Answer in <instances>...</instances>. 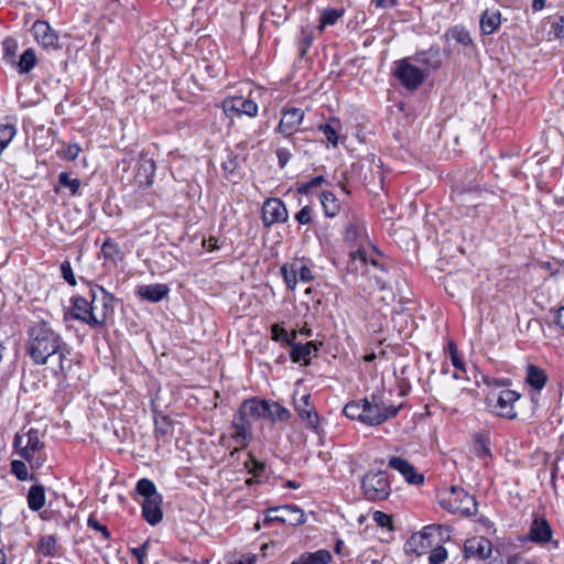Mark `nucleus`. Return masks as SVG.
I'll list each match as a JSON object with an SVG mask.
<instances>
[{"label": "nucleus", "mask_w": 564, "mask_h": 564, "mask_svg": "<svg viewBox=\"0 0 564 564\" xmlns=\"http://www.w3.org/2000/svg\"><path fill=\"white\" fill-rule=\"evenodd\" d=\"M25 351L35 365H51L55 376H66L72 369V347L46 321L39 319L30 324Z\"/></svg>", "instance_id": "1"}, {"label": "nucleus", "mask_w": 564, "mask_h": 564, "mask_svg": "<svg viewBox=\"0 0 564 564\" xmlns=\"http://www.w3.org/2000/svg\"><path fill=\"white\" fill-rule=\"evenodd\" d=\"M44 433L37 429H29L25 433H17L13 440L15 453L25 459L32 469L41 468L45 462L43 441Z\"/></svg>", "instance_id": "2"}, {"label": "nucleus", "mask_w": 564, "mask_h": 564, "mask_svg": "<svg viewBox=\"0 0 564 564\" xmlns=\"http://www.w3.org/2000/svg\"><path fill=\"white\" fill-rule=\"evenodd\" d=\"M123 172L121 182L126 186H132L135 189L150 187L153 184L155 173V162L153 159L142 154L138 160L123 161Z\"/></svg>", "instance_id": "3"}, {"label": "nucleus", "mask_w": 564, "mask_h": 564, "mask_svg": "<svg viewBox=\"0 0 564 564\" xmlns=\"http://www.w3.org/2000/svg\"><path fill=\"white\" fill-rule=\"evenodd\" d=\"M137 492L144 498L142 503V516L144 520L156 525L163 519L162 496L158 492L154 482L148 478H142L137 482Z\"/></svg>", "instance_id": "4"}, {"label": "nucleus", "mask_w": 564, "mask_h": 564, "mask_svg": "<svg viewBox=\"0 0 564 564\" xmlns=\"http://www.w3.org/2000/svg\"><path fill=\"white\" fill-rule=\"evenodd\" d=\"M364 423L367 425H380L397 416L400 406L388 403L383 394L373 393L364 399Z\"/></svg>", "instance_id": "5"}, {"label": "nucleus", "mask_w": 564, "mask_h": 564, "mask_svg": "<svg viewBox=\"0 0 564 564\" xmlns=\"http://www.w3.org/2000/svg\"><path fill=\"white\" fill-rule=\"evenodd\" d=\"M364 496L369 501L386 500L391 494V485L386 471H369L361 480Z\"/></svg>", "instance_id": "6"}, {"label": "nucleus", "mask_w": 564, "mask_h": 564, "mask_svg": "<svg viewBox=\"0 0 564 564\" xmlns=\"http://www.w3.org/2000/svg\"><path fill=\"white\" fill-rule=\"evenodd\" d=\"M89 297H93V313L98 321V327L104 326L115 310V296L102 286H89Z\"/></svg>", "instance_id": "7"}, {"label": "nucleus", "mask_w": 564, "mask_h": 564, "mask_svg": "<svg viewBox=\"0 0 564 564\" xmlns=\"http://www.w3.org/2000/svg\"><path fill=\"white\" fill-rule=\"evenodd\" d=\"M443 507L453 513L475 514L477 503L475 498L463 488L452 487L442 502Z\"/></svg>", "instance_id": "8"}, {"label": "nucleus", "mask_w": 564, "mask_h": 564, "mask_svg": "<svg viewBox=\"0 0 564 564\" xmlns=\"http://www.w3.org/2000/svg\"><path fill=\"white\" fill-rule=\"evenodd\" d=\"M345 237L347 241H351L359 246L357 250L350 252L352 262L359 261L361 264H367L369 259L364 250V240L367 237L365 223L360 219H354L350 221L346 227ZM370 262L375 267L378 264L375 259H370Z\"/></svg>", "instance_id": "9"}, {"label": "nucleus", "mask_w": 564, "mask_h": 564, "mask_svg": "<svg viewBox=\"0 0 564 564\" xmlns=\"http://www.w3.org/2000/svg\"><path fill=\"white\" fill-rule=\"evenodd\" d=\"M411 61L412 57H406L397 62L394 75L405 88L415 89L425 80L427 74Z\"/></svg>", "instance_id": "10"}, {"label": "nucleus", "mask_w": 564, "mask_h": 564, "mask_svg": "<svg viewBox=\"0 0 564 564\" xmlns=\"http://www.w3.org/2000/svg\"><path fill=\"white\" fill-rule=\"evenodd\" d=\"M274 521L290 525H300L305 522V514L300 508L291 505L270 508L263 519V524L267 525Z\"/></svg>", "instance_id": "11"}, {"label": "nucleus", "mask_w": 564, "mask_h": 564, "mask_svg": "<svg viewBox=\"0 0 564 564\" xmlns=\"http://www.w3.org/2000/svg\"><path fill=\"white\" fill-rule=\"evenodd\" d=\"M495 399V403L491 405L492 411L501 416L509 420L517 417L514 410V403L520 399V394L513 390H502L498 395L492 394L488 397V401L491 402Z\"/></svg>", "instance_id": "12"}, {"label": "nucleus", "mask_w": 564, "mask_h": 564, "mask_svg": "<svg viewBox=\"0 0 564 564\" xmlns=\"http://www.w3.org/2000/svg\"><path fill=\"white\" fill-rule=\"evenodd\" d=\"M438 530V525H427L424 527L421 532L413 533L405 544V552L415 554L416 556L426 554L433 545V533Z\"/></svg>", "instance_id": "13"}, {"label": "nucleus", "mask_w": 564, "mask_h": 564, "mask_svg": "<svg viewBox=\"0 0 564 564\" xmlns=\"http://www.w3.org/2000/svg\"><path fill=\"white\" fill-rule=\"evenodd\" d=\"M230 427L232 429L231 440L237 445L231 452V455H234L235 452L246 448L248 444L252 441V423L242 419L239 414L235 413Z\"/></svg>", "instance_id": "14"}, {"label": "nucleus", "mask_w": 564, "mask_h": 564, "mask_svg": "<svg viewBox=\"0 0 564 564\" xmlns=\"http://www.w3.org/2000/svg\"><path fill=\"white\" fill-rule=\"evenodd\" d=\"M223 109L228 116H241L254 117L258 113V105L248 98L242 96H235L226 98L223 101Z\"/></svg>", "instance_id": "15"}, {"label": "nucleus", "mask_w": 564, "mask_h": 564, "mask_svg": "<svg viewBox=\"0 0 564 564\" xmlns=\"http://www.w3.org/2000/svg\"><path fill=\"white\" fill-rule=\"evenodd\" d=\"M304 119V111L300 108H288L282 112V118L275 128V132L283 134L294 143L292 138L297 127Z\"/></svg>", "instance_id": "16"}, {"label": "nucleus", "mask_w": 564, "mask_h": 564, "mask_svg": "<svg viewBox=\"0 0 564 564\" xmlns=\"http://www.w3.org/2000/svg\"><path fill=\"white\" fill-rule=\"evenodd\" d=\"M288 209L279 198H269L262 206V223L264 227H271L278 223L288 220Z\"/></svg>", "instance_id": "17"}, {"label": "nucleus", "mask_w": 564, "mask_h": 564, "mask_svg": "<svg viewBox=\"0 0 564 564\" xmlns=\"http://www.w3.org/2000/svg\"><path fill=\"white\" fill-rule=\"evenodd\" d=\"M73 318L87 324L90 327H98V321L93 311V297L86 299L82 295L72 297Z\"/></svg>", "instance_id": "18"}, {"label": "nucleus", "mask_w": 564, "mask_h": 564, "mask_svg": "<svg viewBox=\"0 0 564 564\" xmlns=\"http://www.w3.org/2000/svg\"><path fill=\"white\" fill-rule=\"evenodd\" d=\"M294 409L299 416L306 422V427L316 432L319 425V416L311 402V395L304 394L295 400Z\"/></svg>", "instance_id": "19"}, {"label": "nucleus", "mask_w": 564, "mask_h": 564, "mask_svg": "<svg viewBox=\"0 0 564 564\" xmlns=\"http://www.w3.org/2000/svg\"><path fill=\"white\" fill-rule=\"evenodd\" d=\"M412 59L424 66L426 74L429 75L432 70L438 69L443 64V53L436 45H432L430 48L417 52Z\"/></svg>", "instance_id": "20"}, {"label": "nucleus", "mask_w": 564, "mask_h": 564, "mask_svg": "<svg viewBox=\"0 0 564 564\" xmlns=\"http://www.w3.org/2000/svg\"><path fill=\"white\" fill-rule=\"evenodd\" d=\"M491 542L484 536L468 539L464 544L466 558L486 560L491 555Z\"/></svg>", "instance_id": "21"}, {"label": "nucleus", "mask_w": 564, "mask_h": 564, "mask_svg": "<svg viewBox=\"0 0 564 564\" xmlns=\"http://www.w3.org/2000/svg\"><path fill=\"white\" fill-rule=\"evenodd\" d=\"M388 466L400 473L404 479L412 485H420L424 481V476L416 471L413 465L402 457L392 456Z\"/></svg>", "instance_id": "22"}, {"label": "nucleus", "mask_w": 564, "mask_h": 564, "mask_svg": "<svg viewBox=\"0 0 564 564\" xmlns=\"http://www.w3.org/2000/svg\"><path fill=\"white\" fill-rule=\"evenodd\" d=\"M36 42L46 48H57V34L46 21L37 20L32 26Z\"/></svg>", "instance_id": "23"}, {"label": "nucleus", "mask_w": 564, "mask_h": 564, "mask_svg": "<svg viewBox=\"0 0 564 564\" xmlns=\"http://www.w3.org/2000/svg\"><path fill=\"white\" fill-rule=\"evenodd\" d=\"M236 413L252 423L265 416V400L258 398L245 400Z\"/></svg>", "instance_id": "24"}, {"label": "nucleus", "mask_w": 564, "mask_h": 564, "mask_svg": "<svg viewBox=\"0 0 564 564\" xmlns=\"http://www.w3.org/2000/svg\"><path fill=\"white\" fill-rule=\"evenodd\" d=\"M552 539V529L549 522L543 518L533 519L530 531L529 540L534 543H547Z\"/></svg>", "instance_id": "25"}, {"label": "nucleus", "mask_w": 564, "mask_h": 564, "mask_svg": "<svg viewBox=\"0 0 564 564\" xmlns=\"http://www.w3.org/2000/svg\"><path fill=\"white\" fill-rule=\"evenodd\" d=\"M547 380L549 376L541 367L533 364H529L525 367L524 381L529 384L533 392L539 393L545 387Z\"/></svg>", "instance_id": "26"}, {"label": "nucleus", "mask_w": 564, "mask_h": 564, "mask_svg": "<svg viewBox=\"0 0 564 564\" xmlns=\"http://www.w3.org/2000/svg\"><path fill=\"white\" fill-rule=\"evenodd\" d=\"M321 343L308 341L306 344H297L293 341L291 345L290 357L293 362H300L303 360L305 364H308V358L318 351Z\"/></svg>", "instance_id": "27"}, {"label": "nucleus", "mask_w": 564, "mask_h": 564, "mask_svg": "<svg viewBox=\"0 0 564 564\" xmlns=\"http://www.w3.org/2000/svg\"><path fill=\"white\" fill-rule=\"evenodd\" d=\"M170 292V289L166 284H149L140 286L138 290V294L143 300H147L151 303H158L162 299H164Z\"/></svg>", "instance_id": "28"}, {"label": "nucleus", "mask_w": 564, "mask_h": 564, "mask_svg": "<svg viewBox=\"0 0 564 564\" xmlns=\"http://www.w3.org/2000/svg\"><path fill=\"white\" fill-rule=\"evenodd\" d=\"M443 40L448 43L449 39L454 40L457 44L463 47L474 46V41L469 31L463 25H454L449 28L444 34Z\"/></svg>", "instance_id": "29"}, {"label": "nucleus", "mask_w": 564, "mask_h": 564, "mask_svg": "<svg viewBox=\"0 0 564 564\" xmlns=\"http://www.w3.org/2000/svg\"><path fill=\"white\" fill-rule=\"evenodd\" d=\"M333 556L328 550L321 549L315 552L301 554V556L291 564H329Z\"/></svg>", "instance_id": "30"}, {"label": "nucleus", "mask_w": 564, "mask_h": 564, "mask_svg": "<svg viewBox=\"0 0 564 564\" xmlns=\"http://www.w3.org/2000/svg\"><path fill=\"white\" fill-rule=\"evenodd\" d=\"M501 24V15L498 10H486L480 17V29L486 35L494 34Z\"/></svg>", "instance_id": "31"}, {"label": "nucleus", "mask_w": 564, "mask_h": 564, "mask_svg": "<svg viewBox=\"0 0 564 564\" xmlns=\"http://www.w3.org/2000/svg\"><path fill=\"white\" fill-rule=\"evenodd\" d=\"M272 422H288L292 417L291 412L275 401L265 400V416Z\"/></svg>", "instance_id": "32"}, {"label": "nucleus", "mask_w": 564, "mask_h": 564, "mask_svg": "<svg viewBox=\"0 0 564 564\" xmlns=\"http://www.w3.org/2000/svg\"><path fill=\"white\" fill-rule=\"evenodd\" d=\"M28 505L32 511L41 510L45 505V489L42 485H34L28 494Z\"/></svg>", "instance_id": "33"}, {"label": "nucleus", "mask_w": 564, "mask_h": 564, "mask_svg": "<svg viewBox=\"0 0 564 564\" xmlns=\"http://www.w3.org/2000/svg\"><path fill=\"white\" fill-rule=\"evenodd\" d=\"M321 204L323 206L325 216L329 218L335 217L340 209L338 199L330 192H323L321 194Z\"/></svg>", "instance_id": "34"}, {"label": "nucleus", "mask_w": 564, "mask_h": 564, "mask_svg": "<svg viewBox=\"0 0 564 564\" xmlns=\"http://www.w3.org/2000/svg\"><path fill=\"white\" fill-rule=\"evenodd\" d=\"M271 338L274 341H282L291 346L296 338V332L289 334L280 324H273L271 326Z\"/></svg>", "instance_id": "35"}, {"label": "nucleus", "mask_w": 564, "mask_h": 564, "mask_svg": "<svg viewBox=\"0 0 564 564\" xmlns=\"http://www.w3.org/2000/svg\"><path fill=\"white\" fill-rule=\"evenodd\" d=\"M364 411H365L364 399L360 401L348 402L343 410L344 414L348 419L359 420L362 423H364Z\"/></svg>", "instance_id": "36"}, {"label": "nucleus", "mask_w": 564, "mask_h": 564, "mask_svg": "<svg viewBox=\"0 0 564 564\" xmlns=\"http://www.w3.org/2000/svg\"><path fill=\"white\" fill-rule=\"evenodd\" d=\"M36 64V56L32 48L25 50L20 56L18 63L19 72L24 74L29 73Z\"/></svg>", "instance_id": "37"}, {"label": "nucleus", "mask_w": 564, "mask_h": 564, "mask_svg": "<svg viewBox=\"0 0 564 564\" xmlns=\"http://www.w3.org/2000/svg\"><path fill=\"white\" fill-rule=\"evenodd\" d=\"M282 276L291 290H294L297 282V262L292 264H284L281 268Z\"/></svg>", "instance_id": "38"}, {"label": "nucleus", "mask_w": 564, "mask_h": 564, "mask_svg": "<svg viewBox=\"0 0 564 564\" xmlns=\"http://www.w3.org/2000/svg\"><path fill=\"white\" fill-rule=\"evenodd\" d=\"M344 15V10L326 9L321 15V25L323 30L327 25H334Z\"/></svg>", "instance_id": "39"}, {"label": "nucleus", "mask_w": 564, "mask_h": 564, "mask_svg": "<svg viewBox=\"0 0 564 564\" xmlns=\"http://www.w3.org/2000/svg\"><path fill=\"white\" fill-rule=\"evenodd\" d=\"M58 183L61 186L69 188L70 195L73 196L77 195L79 192L80 181L78 178H72L67 172L59 173Z\"/></svg>", "instance_id": "40"}, {"label": "nucleus", "mask_w": 564, "mask_h": 564, "mask_svg": "<svg viewBox=\"0 0 564 564\" xmlns=\"http://www.w3.org/2000/svg\"><path fill=\"white\" fill-rule=\"evenodd\" d=\"M11 471L19 480H28L30 478L28 467L24 462L14 459L11 462ZM33 476H31V479Z\"/></svg>", "instance_id": "41"}, {"label": "nucleus", "mask_w": 564, "mask_h": 564, "mask_svg": "<svg viewBox=\"0 0 564 564\" xmlns=\"http://www.w3.org/2000/svg\"><path fill=\"white\" fill-rule=\"evenodd\" d=\"M373 521L379 525L380 528H386L389 531H393V521L392 517L388 513H384L382 511H375L373 512Z\"/></svg>", "instance_id": "42"}, {"label": "nucleus", "mask_w": 564, "mask_h": 564, "mask_svg": "<svg viewBox=\"0 0 564 564\" xmlns=\"http://www.w3.org/2000/svg\"><path fill=\"white\" fill-rule=\"evenodd\" d=\"M447 550L444 546L434 547L429 556V563L441 564L447 560Z\"/></svg>", "instance_id": "43"}, {"label": "nucleus", "mask_w": 564, "mask_h": 564, "mask_svg": "<svg viewBox=\"0 0 564 564\" xmlns=\"http://www.w3.org/2000/svg\"><path fill=\"white\" fill-rule=\"evenodd\" d=\"M56 544V540L54 536L48 535L41 540L40 542V551L44 556H51L54 554V547Z\"/></svg>", "instance_id": "44"}, {"label": "nucleus", "mask_w": 564, "mask_h": 564, "mask_svg": "<svg viewBox=\"0 0 564 564\" xmlns=\"http://www.w3.org/2000/svg\"><path fill=\"white\" fill-rule=\"evenodd\" d=\"M101 251L104 253L105 259L108 260H113L115 257L120 252L118 246L110 239L104 241L101 246Z\"/></svg>", "instance_id": "45"}, {"label": "nucleus", "mask_w": 564, "mask_h": 564, "mask_svg": "<svg viewBox=\"0 0 564 564\" xmlns=\"http://www.w3.org/2000/svg\"><path fill=\"white\" fill-rule=\"evenodd\" d=\"M323 134L326 137L328 142H330L333 145H337L338 143V135L336 129L330 124L326 123L319 127Z\"/></svg>", "instance_id": "46"}, {"label": "nucleus", "mask_w": 564, "mask_h": 564, "mask_svg": "<svg viewBox=\"0 0 564 564\" xmlns=\"http://www.w3.org/2000/svg\"><path fill=\"white\" fill-rule=\"evenodd\" d=\"M61 272H62L64 280L67 283H69L73 286L76 285V279H75V275H74V272H73L69 261H64L61 264Z\"/></svg>", "instance_id": "47"}, {"label": "nucleus", "mask_w": 564, "mask_h": 564, "mask_svg": "<svg viewBox=\"0 0 564 564\" xmlns=\"http://www.w3.org/2000/svg\"><path fill=\"white\" fill-rule=\"evenodd\" d=\"M324 182H325L324 176H316V177L312 178L310 182L302 184L299 187V192L307 195L313 187H317V186L322 185Z\"/></svg>", "instance_id": "48"}, {"label": "nucleus", "mask_w": 564, "mask_h": 564, "mask_svg": "<svg viewBox=\"0 0 564 564\" xmlns=\"http://www.w3.org/2000/svg\"><path fill=\"white\" fill-rule=\"evenodd\" d=\"M295 219L301 225L310 224L312 221V208L310 206H304L299 213H296Z\"/></svg>", "instance_id": "49"}, {"label": "nucleus", "mask_w": 564, "mask_h": 564, "mask_svg": "<svg viewBox=\"0 0 564 564\" xmlns=\"http://www.w3.org/2000/svg\"><path fill=\"white\" fill-rule=\"evenodd\" d=\"M82 149L77 143L68 144L64 150V158L68 161H74L78 158Z\"/></svg>", "instance_id": "50"}, {"label": "nucleus", "mask_w": 564, "mask_h": 564, "mask_svg": "<svg viewBox=\"0 0 564 564\" xmlns=\"http://www.w3.org/2000/svg\"><path fill=\"white\" fill-rule=\"evenodd\" d=\"M275 154H276L280 167H284L289 163V161L292 156L290 150L286 148H278L275 151Z\"/></svg>", "instance_id": "51"}, {"label": "nucleus", "mask_w": 564, "mask_h": 564, "mask_svg": "<svg viewBox=\"0 0 564 564\" xmlns=\"http://www.w3.org/2000/svg\"><path fill=\"white\" fill-rule=\"evenodd\" d=\"M171 431V423L166 417H163L161 421H155V433L160 436H165Z\"/></svg>", "instance_id": "52"}, {"label": "nucleus", "mask_w": 564, "mask_h": 564, "mask_svg": "<svg viewBox=\"0 0 564 564\" xmlns=\"http://www.w3.org/2000/svg\"><path fill=\"white\" fill-rule=\"evenodd\" d=\"M223 169L228 173H234L236 169L239 166L238 156L228 154L227 160H225L221 164Z\"/></svg>", "instance_id": "53"}, {"label": "nucleus", "mask_w": 564, "mask_h": 564, "mask_svg": "<svg viewBox=\"0 0 564 564\" xmlns=\"http://www.w3.org/2000/svg\"><path fill=\"white\" fill-rule=\"evenodd\" d=\"M87 524H88L89 528H91V529H94L96 531L101 532L105 538H109L110 536V533H109L108 529L105 525L100 524L98 522V520L94 516H90L88 518Z\"/></svg>", "instance_id": "54"}, {"label": "nucleus", "mask_w": 564, "mask_h": 564, "mask_svg": "<svg viewBox=\"0 0 564 564\" xmlns=\"http://www.w3.org/2000/svg\"><path fill=\"white\" fill-rule=\"evenodd\" d=\"M297 276L302 282H310L313 280L312 271L305 264L297 263Z\"/></svg>", "instance_id": "55"}, {"label": "nucleus", "mask_w": 564, "mask_h": 564, "mask_svg": "<svg viewBox=\"0 0 564 564\" xmlns=\"http://www.w3.org/2000/svg\"><path fill=\"white\" fill-rule=\"evenodd\" d=\"M149 544L150 542L149 541H145L142 545H140L139 547H134L131 550V553L132 555L137 558V560H144V557L147 556V553H148V549H149Z\"/></svg>", "instance_id": "56"}, {"label": "nucleus", "mask_w": 564, "mask_h": 564, "mask_svg": "<svg viewBox=\"0 0 564 564\" xmlns=\"http://www.w3.org/2000/svg\"><path fill=\"white\" fill-rule=\"evenodd\" d=\"M553 33L555 37L561 39L564 37V18L560 17L552 26Z\"/></svg>", "instance_id": "57"}, {"label": "nucleus", "mask_w": 564, "mask_h": 564, "mask_svg": "<svg viewBox=\"0 0 564 564\" xmlns=\"http://www.w3.org/2000/svg\"><path fill=\"white\" fill-rule=\"evenodd\" d=\"M17 47L18 45L12 39H7L3 42V51L7 56H13L15 54Z\"/></svg>", "instance_id": "58"}, {"label": "nucleus", "mask_w": 564, "mask_h": 564, "mask_svg": "<svg viewBox=\"0 0 564 564\" xmlns=\"http://www.w3.org/2000/svg\"><path fill=\"white\" fill-rule=\"evenodd\" d=\"M475 454L478 457H482V456L489 454V448L484 441H481V440L477 441V443L475 445Z\"/></svg>", "instance_id": "59"}, {"label": "nucleus", "mask_w": 564, "mask_h": 564, "mask_svg": "<svg viewBox=\"0 0 564 564\" xmlns=\"http://www.w3.org/2000/svg\"><path fill=\"white\" fill-rule=\"evenodd\" d=\"M377 8H392L398 3V0H373Z\"/></svg>", "instance_id": "60"}, {"label": "nucleus", "mask_w": 564, "mask_h": 564, "mask_svg": "<svg viewBox=\"0 0 564 564\" xmlns=\"http://www.w3.org/2000/svg\"><path fill=\"white\" fill-rule=\"evenodd\" d=\"M451 360H452L453 366H454L457 370H460L462 372H466L465 366H464V364H463V361L460 360V358H459V356H458V355L451 356Z\"/></svg>", "instance_id": "61"}, {"label": "nucleus", "mask_w": 564, "mask_h": 564, "mask_svg": "<svg viewBox=\"0 0 564 564\" xmlns=\"http://www.w3.org/2000/svg\"><path fill=\"white\" fill-rule=\"evenodd\" d=\"M555 322H556L558 327L564 329V306L558 308V311L556 313Z\"/></svg>", "instance_id": "62"}, {"label": "nucleus", "mask_w": 564, "mask_h": 564, "mask_svg": "<svg viewBox=\"0 0 564 564\" xmlns=\"http://www.w3.org/2000/svg\"><path fill=\"white\" fill-rule=\"evenodd\" d=\"M545 6V0H533L532 2V9L534 11H540L544 8Z\"/></svg>", "instance_id": "63"}, {"label": "nucleus", "mask_w": 564, "mask_h": 564, "mask_svg": "<svg viewBox=\"0 0 564 564\" xmlns=\"http://www.w3.org/2000/svg\"><path fill=\"white\" fill-rule=\"evenodd\" d=\"M448 350L451 356L458 355L457 347L453 341L448 344Z\"/></svg>", "instance_id": "64"}]
</instances>
